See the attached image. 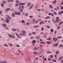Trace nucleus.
<instances>
[{
  "label": "nucleus",
  "mask_w": 63,
  "mask_h": 63,
  "mask_svg": "<svg viewBox=\"0 0 63 63\" xmlns=\"http://www.w3.org/2000/svg\"><path fill=\"white\" fill-rule=\"evenodd\" d=\"M34 36H32L31 38V39H34Z\"/></svg>",
  "instance_id": "obj_56"
},
{
  "label": "nucleus",
  "mask_w": 63,
  "mask_h": 63,
  "mask_svg": "<svg viewBox=\"0 0 63 63\" xmlns=\"http://www.w3.org/2000/svg\"><path fill=\"white\" fill-rule=\"evenodd\" d=\"M25 15L26 16H28V13H27L25 14Z\"/></svg>",
  "instance_id": "obj_34"
},
{
  "label": "nucleus",
  "mask_w": 63,
  "mask_h": 63,
  "mask_svg": "<svg viewBox=\"0 0 63 63\" xmlns=\"http://www.w3.org/2000/svg\"><path fill=\"white\" fill-rule=\"evenodd\" d=\"M17 51L19 53H22V52L20 51V50L18 49L17 50Z\"/></svg>",
  "instance_id": "obj_27"
},
{
  "label": "nucleus",
  "mask_w": 63,
  "mask_h": 63,
  "mask_svg": "<svg viewBox=\"0 0 63 63\" xmlns=\"http://www.w3.org/2000/svg\"><path fill=\"white\" fill-rule=\"evenodd\" d=\"M44 22H43V21H41L40 22V25H41V24H44Z\"/></svg>",
  "instance_id": "obj_23"
},
{
  "label": "nucleus",
  "mask_w": 63,
  "mask_h": 63,
  "mask_svg": "<svg viewBox=\"0 0 63 63\" xmlns=\"http://www.w3.org/2000/svg\"><path fill=\"white\" fill-rule=\"evenodd\" d=\"M5 29H7V30H9V29H8V27H7L6 26L5 28Z\"/></svg>",
  "instance_id": "obj_51"
},
{
  "label": "nucleus",
  "mask_w": 63,
  "mask_h": 63,
  "mask_svg": "<svg viewBox=\"0 0 63 63\" xmlns=\"http://www.w3.org/2000/svg\"><path fill=\"white\" fill-rule=\"evenodd\" d=\"M8 2H13V0H8Z\"/></svg>",
  "instance_id": "obj_21"
},
{
  "label": "nucleus",
  "mask_w": 63,
  "mask_h": 63,
  "mask_svg": "<svg viewBox=\"0 0 63 63\" xmlns=\"http://www.w3.org/2000/svg\"><path fill=\"white\" fill-rule=\"evenodd\" d=\"M21 21H22V23H23L24 22V20H22Z\"/></svg>",
  "instance_id": "obj_59"
},
{
  "label": "nucleus",
  "mask_w": 63,
  "mask_h": 63,
  "mask_svg": "<svg viewBox=\"0 0 63 63\" xmlns=\"http://www.w3.org/2000/svg\"><path fill=\"white\" fill-rule=\"evenodd\" d=\"M33 21H32V23H34L35 22V19H32Z\"/></svg>",
  "instance_id": "obj_19"
},
{
  "label": "nucleus",
  "mask_w": 63,
  "mask_h": 63,
  "mask_svg": "<svg viewBox=\"0 0 63 63\" xmlns=\"http://www.w3.org/2000/svg\"><path fill=\"white\" fill-rule=\"evenodd\" d=\"M11 10L10 8H7L5 10V11H10Z\"/></svg>",
  "instance_id": "obj_12"
},
{
  "label": "nucleus",
  "mask_w": 63,
  "mask_h": 63,
  "mask_svg": "<svg viewBox=\"0 0 63 63\" xmlns=\"http://www.w3.org/2000/svg\"><path fill=\"white\" fill-rule=\"evenodd\" d=\"M54 10H55V11H58V10H57V9L56 8H55L54 9Z\"/></svg>",
  "instance_id": "obj_60"
},
{
  "label": "nucleus",
  "mask_w": 63,
  "mask_h": 63,
  "mask_svg": "<svg viewBox=\"0 0 63 63\" xmlns=\"http://www.w3.org/2000/svg\"><path fill=\"white\" fill-rule=\"evenodd\" d=\"M40 44H45L46 42H40Z\"/></svg>",
  "instance_id": "obj_32"
},
{
  "label": "nucleus",
  "mask_w": 63,
  "mask_h": 63,
  "mask_svg": "<svg viewBox=\"0 0 63 63\" xmlns=\"http://www.w3.org/2000/svg\"><path fill=\"white\" fill-rule=\"evenodd\" d=\"M6 22L7 23H10V20L9 19L7 18H6Z\"/></svg>",
  "instance_id": "obj_4"
},
{
  "label": "nucleus",
  "mask_w": 63,
  "mask_h": 63,
  "mask_svg": "<svg viewBox=\"0 0 63 63\" xmlns=\"http://www.w3.org/2000/svg\"><path fill=\"white\" fill-rule=\"evenodd\" d=\"M50 31L51 32H53V31H54L53 30V29H50Z\"/></svg>",
  "instance_id": "obj_31"
},
{
  "label": "nucleus",
  "mask_w": 63,
  "mask_h": 63,
  "mask_svg": "<svg viewBox=\"0 0 63 63\" xmlns=\"http://www.w3.org/2000/svg\"><path fill=\"white\" fill-rule=\"evenodd\" d=\"M53 13L55 15H57V14L55 12L53 11Z\"/></svg>",
  "instance_id": "obj_42"
},
{
  "label": "nucleus",
  "mask_w": 63,
  "mask_h": 63,
  "mask_svg": "<svg viewBox=\"0 0 63 63\" xmlns=\"http://www.w3.org/2000/svg\"><path fill=\"white\" fill-rule=\"evenodd\" d=\"M39 31V29H36V32H38Z\"/></svg>",
  "instance_id": "obj_63"
},
{
  "label": "nucleus",
  "mask_w": 63,
  "mask_h": 63,
  "mask_svg": "<svg viewBox=\"0 0 63 63\" xmlns=\"http://www.w3.org/2000/svg\"><path fill=\"white\" fill-rule=\"evenodd\" d=\"M47 28L48 29L50 28V26H47Z\"/></svg>",
  "instance_id": "obj_52"
},
{
  "label": "nucleus",
  "mask_w": 63,
  "mask_h": 63,
  "mask_svg": "<svg viewBox=\"0 0 63 63\" xmlns=\"http://www.w3.org/2000/svg\"><path fill=\"white\" fill-rule=\"evenodd\" d=\"M41 49V48L40 47H37L36 50L37 51H40V50Z\"/></svg>",
  "instance_id": "obj_6"
},
{
  "label": "nucleus",
  "mask_w": 63,
  "mask_h": 63,
  "mask_svg": "<svg viewBox=\"0 0 63 63\" xmlns=\"http://www.w3.org/2000/svg\"><path fill=\"white\" fill-rule=\"evenodd\" d=\"M49 6L50 8H51V9H52L53 8V7H52L51 5H49Z\"/></svg>",
  "instance_id": "obj_50"
},
{
  "label": "nucleus",
  "mask_w": 63,
  "mask_h": 63,
  "mask_svg": "<svg viewBox=\"0 0 63 63\" xmlns=\"http://www.w3.org/2000/svg\"><path fill=\"white\" fill-rule=\"evenodd\" d=\"M17 15H18L19 16L21 15V14H20V12H19L18 11Z\"/></svg>",
  "instance_id": "obj_25"
},
{
  "label": "nucleus",
  "mask_w": 63,
  "mask_h": 63,
  "mask_svg": "<svg viewBox=\"0 0 63 63\" xmlns=\"http://www.w3.org/2000/svg\"><path fill=\"white\" fill-rule=\"evenodd\" d=\"M14 12H15V14L16 15H17V14L18 13L17 12V11H14Z\"/></svg>",
  "instance_id": "obj_18"
},
{
  "label": "nucleus",
  "mask_w": 63,
  "mask_h": 63,
  "mask_svg": "<svg viewBox=\"0 0 63 63\" xmlns=\"http://www.w3.org/2000/svg\"><path fill=\"white\" fill-rule=\"evenodd\" d=\"M62 58H63V56H61L60 57V58L58 59V61H60L61 59H62Z\"/></svg>",
  "instance_id": "obj_16"
},
{
  "label": "nucleus",
  "mask_w": 63,
  "mask_h": 63,
  "mask_svg": "<svg viewBox=\"0 0 63 63\" xmlns=\"http://www.w3.org/2000/svg\"><path fill=\"white\" fill-rule=\"evenodd\" d=\"M27 7H29V6H30V3L29 2H28L27 4Z\"/></svg>",
  "instance_id": "obj_22"
},
{
  "label": "nucleus",
  "mask_w": 63,
  "mask_h": 63,
  "mask_svg": "<svg viewBox=\"0 0 63 63\" xmlns=\"http://www.w3.org/2000/svg\"><path fill=\"white\" fill-rule=\"evenodd\" d=\"M12 35H11V34H8V35L9 37H10V38H12V39H14V38H15V36H14V34H12Z\"/></svg>",
  "instance_id": "obj_1"
},
{
  "label": "nucleus",
  "mask_w": 63,
  "mask_h": 63,
  "mask_svg": "<svg viewBox=\"0 0 63 63\" xmlns=\"http://www.w3.org/2000/svg\"><path fill=\"white\" fill-rule=\"evenodd\" d=\"M59 47H63V46L62 44H60L59 45Z\"/></svg>",
  "instance_id": "obj_49"
},
{
  "label": "nucleus",
  "mask_w": 63,
  "mask_h": 63,
  "mask_svg": "<svg viewBox=\"0 0 63 63\" xmlns=\"http://www.w3.org/2000/svg\"><path fill=\"white\" fill-rule=\"evenodd\" d=\"M22 32H23V35L24 36H25V34L27 33L26 32L24 31H22Z\"/></svg>",
  "instance_id": "obj_3"
},
{
  "label": "nucleus",
  "mask_w": 63,
  "mask_h": 63,
  "mask_svg": "<svg viewBox=\"0 0 63 63\" xmlns=\"http://www.w3.org/2000/svg\"><path fill=\"white\" fill-rule=\"evenodd\" d=\"M38 52H33V53L34 54H36L37 53H38Z\"/></svg>",
  "instance_id": "obj_44"
},
{
  "label": "nucleus",
  "mask_w": 63,
  "mask_h": 63,
  "mask_svg": "<svg viewBox=\"0 0 63 63\" xmlns=\"http://www.w3.org/2000/svg\"><path fill=\"white\" fill-rule=\"evenodd\" d=\"M16 36H17V37H18V38H20V36H19V35L18 34H17V33H16Z\"/></svg>",
  "instance_id": "obj_17"
},
{
  "label": "nucleus",
  "mask_w": 63,
  "mask_h": 63,
  "mask_svg": "<svg viewBox=\"0 0 63 63\" xmlns=\"http://www.w3.org/2000/svg\"><path fill=\"white\" fill-rule=\"evenodd\" d=\"M52 62H56V60H53L52 61Z\"/></svg>",
  "instance_id": "obj_41"
},
{
  "label": "nucleus",
  "mask_w": 63,
  "mask_h": 63,
  "mask_svg": "<svg viewBox=\"0 0 63 63\" xmlns=\"http://www.w3.org/2000/svg\"><path fill=\"white\" fill-rule=\"evenodd\" d=\"M5 47H8V45L6 44H4V45H3Z\"/></svg>",
  "instance_id": "obj_20"
},
{
  "label": "nucleus",
  "mask_w": 63,
  "mask_h": 63,
  "mask_svg": "<svg viewBox=\"0 0 63 63\" xmlns=\"http://www.w3.org/2000/svg\"><path fill=\"white\" fill-rule=\"evenodd\" d=\"M23 33H20V36H22V35H23Z\"/></svg>",
  "instance_id": "obj_29"
},
{
  "label": "nucleus",
  "mask_w": 63,
  "mask_h": 63,
  "mask_svg": "<svg viewBox=\"0 0 63 63\" xmlns=\"http://www.w3.org/2000/svg\"><path fill=\"white\" fill-rule=\"evenodd\" d=\"M63 11H61L60 12H59L58 13V15H60V14H63Z\"/></svg>",
  "instance_id": "obj_9"
},
{
  "label": "nucleus",
  "mask_w": 63,
  "mask_h": 63,
  "mask_svg": "<svg viewBox=\"0 0 63 63\" xmlns=\"http://www.w3.org/2000/svg\"><path fill=\"white\" fill-rule=\"evenodd\" d=\"M12 30L13 31H16V30L15 29H12Z\"/></svg>",
  "instance_id": "obj_36"
},
{
  "label": "nucleus",
  "mask_w": 63,
  "mask_h": 63,
  "mask_svg": "<svg viewBox=\"0 0 63 63\" xmlns=\"http://www.w3.org/2000/svg\"><path fill=\"white\" fill-rule=\"evenodd\" d=\"M8 44L9 45V46H11V47H12V46H13V45H12V44L11 43H9Z\"/></svg>",
  "instance_id": "obj_39"
},
{
  "label": "nucleus",
  "mask_w": 63,
  "mask_h": 63,
  "mask_svg": "<svg viewBox=\"0 0 63 63\" xmlns=\"http://www.w3.org/2000/svg\"><path fill=\"white\" fill-rule=\"evenodd\" d=\"M2 26H3V27H6L7 26L6 25V24H2Z\"/></svg>",
  "instance_id": "obj_10"
},
{
  "label": "nucleus",
  "mask_w": 63,
  "mask_h": 63,
  "mask_svg": "<svg viewBox=\"0 0 63 63\" xmlns=\"http://www.w3.org/2000/svg\"><path fill=\"white\" fill-rule=\"evenodd\" d=\"M47 54H48V53H51V52L49 51H47Z\"/></svg>",
  "instance_id": "obj_37"
},
{
  "label": "nucleus",
  "mask_w": 63,
  "mask_h": 63,
  "mask_svg": "<svg viewBox=\"0 0 63 63\" xmlns=\"http://www.w3.org/2000/svg\"><path fill=\"white\" fill-rule=\"evenodd\" d=\"M50 57H51V58H52L53 57V56L52 55L50 56Z\"/></svg>",
  "instance_id": "obj_61"
},
{
  "label": "nucleus",
  "mask_w": 63,
  "mask_h": 63,
  "mask_svg": "<svg viewBox=\"0 0 63 63\" xmlns=\"http://www.w3.org/2000/svg\"><path fill=\"white\" fill-rule=\"evenodd\" d=\"M51 37H49L48 39H47V40H48V41H50V40H51Z\"/></svg>",
  "instance_id": "obj_28"
},
{
  "label": "nucleus",
  "mask_w": 63,
  "mask_h": 63,
  "mask_svg": "<svg viewBox=\"0 0 63 63\" xmlns=\"http://www.w3.org/2000/svg\"><path fill=\"white\" fill-rule=\"evenodd\" d=\"M36 27L37 28H38V27H39V25H38L37 26H34V28H36Z\"/></svg>",
  "instance_id": "obj_26"
},
{
  "label": "nucleus",
  "mask_w": 63,
  "mask_h": 63,
  "mask_svg": "<svg viewBox=\"0 0 63 63\" xmlns=\"http://www.w3.org/2000/svg\"><path fill=\"white\" fill-rule=\"evenodd\" d=\"M35 59L36 60H38V58H35Z\"/></svg>",
  "instance_id": "obj_64"
},
{
  "label": "nucleus",
  "mask_w": 63,
  "mask_h": 63,
  "mask_svg": "<svg viewBox=\"0 0 63 63\" xmlns=\"http://www.w3.org/2000/svg\"><path fill=\"white\" fill-rule=\"evenodd\" d=\"M59 38H62V37L61 36H58V39H59Z\"/></svg>",
  "instance_id": "obj_54"
},
{
  "label": "nucleus",
  "mask_w": 63,
  "mask_h": 63,
  "mask_svg": "<svg viewBox=\"0 0 63 63\" xmlns=\"http://www.w3.org/2000/svg\"><path fill=\"white\" fill-rule=\"evenodd\" d=\"M31 58V55H29L27 58V59L29 61H31L30 60Z\"/></svg>",
  "instance_id": "obj_2"
},
{
  "label": "nucleus",
  "mask_w": 63,
  "mask_h": 63,
  "mask_svg": "<svg viewBox=\"0 0 63 63\" xmlns=\"http://www.w3.org/2000/svg\"><path fill=\"white\" fill-rule=\"evenodd\" d=\"M34 6V5H32L29 8V9H31L32 8V7Z\"/></svg>",
  "instance_id": "obj_13"
},
{
  "label": "nucleus",
  "mask_w": 63,
  "mask_h": 63,
  "mask_svg": "<svg viewBox=\"0 0 63 63\" xmlns=\"http://www.w3.org/2000/svg\"><path fill=\"white\" fill-rule=\"evenodd\" d=\"M30 23L29 22L27 23H26V25H30Z\"/></svg>",
  "instance_id": "obj_38"
},
{
  "label": "nucleus",
  "mask_w": 63,
  "mask_h": 63,
  "mask_svg": "<svg viewBox=\"0 0 63 63\" xmlns=\"http://www.w3.org/2000/svg\"><path fill=\"white\" fill-rule=\"evenodd\" d=\"M60 21V19H57L56 20V22H59V21Z\"/></svg>",
  "instance_id": "obj_15"
},
{
  "label": "nucleus",
  "mask_w": 63,
  "mask_h": 63,
  "mask_svg": "<svg viewBox=\"0 0 63 63\" xmlns=\"http://www.w3.org/2000/svg\"><path fill=\"white\" fill-rule=\"evenodd\" d=\"M29 17H30V18H33V16H30Z\"/></svg>",
  "instance_id": "obj_57"
},
{
  "label": "nucleus",
  "mask_w": 63,
  "mask_h": 63,
  "mask_svg": "<svg viewBox=\"0 0 63 63\" xmlns=\"http://www.w3.org/2000/svg\"><path fill=\"white\" fill-rule=\"evenodd\" d=\"M7 63V62L6 61H1L0 62V63Z\"/></svg>",
  "instance_id": "obj_7"
},
{
  "label": "nucleus",
  "mask_w": 63,
  "mask_h": 63,
  "mask_svg": "<svg viewBox=\"0 0 63 63\" xmlns=\"http://www.w3.org/2000/svg\"><path fill=\"white\" fill-rule=\"evenodd\" d=\"M32 34H33V35H35V34H36V32H32Z\"/></svg>",
  "instance_id": "obj_58"
},
{
  "label": "nucleus",
  "mask_w": 63,
  "mask_h": 63,
  "mask_svg": "<svg viewBox=\"0 0 63 63\" xmlns=\"http://www.w3.org/2000/svg\"><path fill=\"white\" fill-rule=\"evenodd\" d=\"M16 47H20V46L19 45H16Z\"/></svg>",
  "instance_id": "obj_48"
},
{
  "label": "nucleus",
  "mask_w": 63,
  "mask_h": 63,
  "mask_svg": "<svg viewBox=\"0 0 63 63\" xmlns=\"http://www.w3.org/2000/svg\"><path fill=\"white\" fill-rule=\"evenodd\" d=\"M15 16V14L14 13H13L12 14V16L13 17H14Z\"/></svg>",
  "instance_id": "obj_11"
},
{
  "label": "nucleus",
  "mask_w": 63,
  "mask_h": 63,
  "mask_svg": "<svg viewBox=\"0 0 63 63\" xmlns=\"http://www.w3.org/2000/svg\"><path fill=\"white\" fill-rule=\"evenodd\" d=\"M1 6L2 7H3L4 6V4L3 3H2L1 4Z\"/></svg>",
  "instance_id": "obj_43"
},
{
  "label": "nucleus",
  "mask_w": 63,
  "mask_h": 63,
  "mask_svg": "<svg viewBox=\"0 0 63 63\" xmlns=\"http://www.w3.org/2000/svg\"><path fill=\"white\" fill-rule=\"evenodd\" d=\"M58 45V43H56L54 45V47H57Z\"/></svg>",
  "instance_id": "obj_14"
},
{
  "label": "nucleus",
  "mask_w": 63,
  "mask_h": 63,
  "mask_svg": "<svg viewBox=\"0 0 63 63\" xmlns=\"http://www.w3.org/2000/svg\"><path fill=\"white\" fill-rule=\"evenodd\" d=\"M16 55H19V53H16V54H15Z\"/></svg>",
  "instance_id": "obj_46"
},
{
  "label": "nucleus",
  "mask_w": 63,
  "mask_h": 63,
  "mask_svg": "<svg viewBox=\"0 0 63 63\" xmlns=\"http://www.w3.org/2000/svg\"><path fill=\"white\" fill-rule=\"evenodd\" d=\"M37 47H35L34 48V50H37Z\"/></svg>",
  "instance_id": "obj_33"
},
{
  "label": "nucleus",
  "mask_w": 63,
  "mask_h": 63,
  "mask_svg": "<svg viewBox=\"0 0 63 63\" xmlns=\"http://www.w3.org/2000/svg\"><path fill=\"white\" fill-rule=\"evenodd\" d=\"M36 11H38V12H40L41 11V9H38L36 10Z\"/></svg>",
  "instance_id": "obj_47"
},
{
  "label": "nucleus",
  "mask_w": 63,
  "mask_h": 63,
  "mask_svg": "<svg viewBox=\"0 0 63 63\" xmlns=\"http://www.w3.org/2000/svg\"><path fill=\"white\" fill-rule=\"evenodd\" d=\"M55 39H56L54 40V42H56V41H57L58 40V38H56Z\"/></svg>",
  "instance_id": "obj_40"
},
{
  "label": "nucleus",
  "mask_w": 63,
  "mask_h": 63,
  "mask_svg": "<svg viewBox=\"0 0 63 63\" xmlns=\"http://www.w3.org/2000/svg\"><path fill=\"white\" fill-rule=\"evenodd\" d=\"M62 23H63V22H61L59 23V25H61Z\"/></svg>",
  "instance_id": "obj_45"
},
{
  "label": "nucleus",
  "mask_w": 63,
  "mask_h": 63,
  "mask_svg": "<svg viewBox=\"0 0 63 63\" xmlns=\"http://www.w3.org/2000/svg\"><path fill=\"white\" fill-rule=\"evenodd\" d=\"M17 3H16L15 4V6L16 7L17 6H18V4H17Z\"/></svg>",
  "instance_id": "obj_53"
},
{
  "label": "nucleus",
  "mask_w": 63,
  "mask_h": 63,
  "mask_svg": "<svg viewBox=\"0 0 63 63\" xmlns=\"http://www.w3.org/2000/svg\"><path fill=\"white\" fill-rule=\"evenodd\" d=\"M46 43L47 44H50L52 43V42H50L49 41H47L46 42Z\"/></svg>",
  "instance_id": "obj_5"
},
{
  "label": "nucleus",
  "mask_w": 63,
  "mask_h": 63,
  "mask_svg": "<svg viewBox=\"0 0 63 63\" xmlns=\"http://www.w3.org/2000/svg\"><path fill=\"white\" fill-rule=\"evenodd\" d=\"M56 2H57V1H56V0H55L54 1H53L52 3L53 4H55V3H56Z\"/></svg>",
  "instance_id": "obj_8"
},
{
  "label": "nucleus",
  "mask_w": 63,
  "mask_h": 63,
  "mask_svg": "<svg viewBox=\"0 0 63 63\" xmlns=\"http://www.w3.org/2000/svg\"><path fill=\"white\" fill-rule=\"evenodd\" d=\"M55 53L56 54H59V52L58 51H56Z\"/></svg>",
  "instance_id": "obj_24"
},
{
  "label": "nucleus",
  "mask_w": 63,
  "mask_h": 63,
  "mask_svg": "<svg viewBox=\"0 0 63 63\" xmlns=\"http://www.w3.org/2000/svg\"><path fill=\"white\" fill-rule=\"evenodd\" d=\"M36 43V41L35 40H33L32 41V43Z\"/></svg>",
  "instance_id": "obj_30"
},
{
  "label": "nucleus",
  "mask_w": 63,
  "mask_h": 63,
  "mask_svg": "<svg viewBox=\"0 0 63 63\" xmlns=\"http://www.w3.org/2000/svg\"><path fill=\"white\" fill-rule=\"evenodd\" d=\"M6 16H7V17H8L10 19H11V17L10 16H9L8 15H7Z\"/></svg>",
  "instance_id": "obj_35"
},
{
  "label": "nucleus",
  "mask_w": 63,
  "mask_h": 63,
  "mask_svg": "<svg viewBox=\"0 0 63 63\" xmlns=\"http://www.w3.org/2000/svg\"><path fill=\"white\" fill-rule=\"evenodd\" d=\"M46 60H47V58H44V61H46Z\"/></svg>",
  "instance_id": "obj_62"
},
{
  "label": "nucleus",
  "mask_w": 63,
  "mask_h": 63,
  "mask_svg": "<svg viewBox=\"0 0 63 63\" xmlns=\"http://www.w3.org/2000/svg\"><path fill=\"white\" fill-rule=\"evenodd\" d=\"M61 9L63 10V6H62L61 7Z\"/></svg>",
  "instance_id": "obj_55"
}]
</instances>
